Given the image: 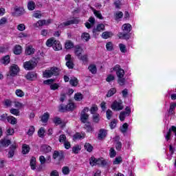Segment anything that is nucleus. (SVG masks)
Returning <instances> with one entry per match:
<instances>
[{"label": "nucleus", "instance_id": "nucleus-5", "mask_svg": "<svg viewBox=\"0 0 176 176\" xmlns=\"http://www.w3.org/2000/svg\"><path fill=\"white\" fill-rule=\"evenodd\" d=\"M35 67H36V62L33 60L26 61L23 63V67L26 71H32Z\"/></svg>", "mask_w": 176, "mask_h": 176}, {"label": "nucleus", "instance_id": "nucleus-57", "mask_svg": "<svg viewBox=\"0 0 176 176\" xmlns=\"http://www.w3.org/2000/svg\"><path fill=\"white\" fill-rule=\"evenodd\" d=\"M73 137L74 140H80V138H85V135H82L80 133H77Z\"/></svg>", "mask_w": 176, "mask_h": 176}, {"label": "nucleus", "instance_id": "nucleus-28", "mask_svg": "<svg viewBox=\"0 0 176 176\" xmlns=\"http://www.w3.org/2000/svg\"><path fill=\"white\" fill-rule=\"evenodd\" d=\"M28 152H30V146H28L27 144H23L22 146V153L23 155H27V153H28Z\"/></svg>", "mask_w": 176, "mask_h": 176}, {"label": "nucleus", "instance_id": "nucleus-4", "mask_svg": "<svg viewBox=\"0 0 176 176\" xmlns=\"http://www.w3.org/2000/svg\"><path fill=\"white\" fill-rule=\"evenodd\" d=\"M52 159H54V160H58V162H61V160L64 159V151H54L52 154Z\"/></svg>", "mask_w": 176, "mask_h": 176}, {"label": "nucleus", "instance_id": "nucleus-48", "mask_svg": "<svg viewBox=\"0 0 176 176\" xmlns=\"http://www.w3.org/2000/svg\"><path fill=\"white\" fill-rule=\"evenodd\" d=\"M62 173L64 175H68V174H69V168L68 166L63 167Z\"/></svg>", "mask_w": 176, "mask_h": 176}, {"label": "nucleus", "instance_id": "nucleus-18", "mask_svg": "<svg viewBox=\"0 0 176 176\" xmlns=\"http://www.w3.org/2000/svg\"><path fill=\"white\" fill-rule=\"evenodd\" d=\"M92 12H94V14L98 18L100 19V20H104V16H102V14H101V12L98 10H96V9L91 8Z\"/></svg>", "mask_w": 176, "mask_h": 176}, {"label": "nucleus", "instance_id": "nucleus-52", "mask_svg": "<svg viewBox=\"0 0 176 176\" xmlns=\"http://www.w3.org/2000/svg\"><path fill=\"white\" fill-rule=\"evenodd\" d=\"M65 142H67V136L65 135H60L59 136V142L64 144Z\"/></svg>", "mask_w": 176, "mask_h": 176}, {"label": "nucleus", "instance_id": "nucleus-9", "mask_svg": "<svg viewBox=\"0 0 176 176\" xmlns=\"http://www.w3.org/2000/svg\"><path fill=\"white\" fill-rule=\"evenodd\" d=\"M74 108H75V104L74 103H69L65 107H64V104H60L59 109L64 112L65 111H74Z\"/></svg>", "mask_w": 176, "mask_h": 176}, {"label": "nucleus", "instance_id": "nucleus-29", "mask_svg": "<svg viewBox=\"0 0 176 176\" xmlns=\"http://www.w3.org/2000/svg\"><path fill=\"white\" fill-rule=\"evenodd\" d=\"M123 31L126 32H130L131 31V25L129 23H125L122 25Z\"/></svg>", "mask_w": 176, "mask_h": 176}, {"label": "nucleus", "instance_id": "nucleus-58", "mask_svg": "<svg viewBox=\"0 0 176 176\" xmlns=\"http://www.w3.org/2000/svg\"><path fill=\"white\" fill-rule=\"evenodd\" d=\"M119 47L122 53H126V45H124V44H122V43L119 44Z\"/></svg>", "mask_w": 176, "mask_h": 176}, {"label": "nucleus", "instance_id": "nucleus-24", "mask_svg": "<svg viewBox=\"0 0 176 176\" xmlns=\"http://www.w3.org/2000/svg\"><path fill=\"white\" fill-rule=\"evenodd\" d=\"M7 121L8 122V123H10V124H16V123H17V120L16 119V118L12 116L7 117Z\"/></svg>", "mask_w": 176, "mask_h": 176}, {"label": "nucleus", "instance_id": "nucleus-60", "mask_svg": "<svg viewBox=\"0 0 176 176\" xmlns=\"http://www.w3.org/2000/svg\"><path fill=\"white\" fill-rule=\"evenodd\" d=\"M109 156L110 157H115L116 156V151L113 148H110Z\"/></svg>", "mask_w": 176, "mask_h": 176}, {"label": "nucleus", "instance_id": "nucleus-62", "mask_svg": "<svg viewBox=\"0 0 176 176\" xmlns=\"http://www.w3.org/2000/svg\"><path fill=\"white\" fill-rule=\"evenodd\" d=\"M116 149L117 151H120V149H122V142H116Z\"/></svg>", "mask_w": 176, "mask_h": 176}, {"label": "nucleus", "instance_id": "nucleus-3", "mask_svg": "<svg viewBox=\"0 0 176 176\" xmlns=\"http://www.w3.org/2000/svg\"><path fill=\"white\" fill-rule=\"evenodd\" d=\"M43 78H52V76H57L58 75V68L56 67H51L50 69H47L43 72Z\"/></svg>", "mask_w": 176, "mask_h": 176}, {"label": "nucleus", "instance_id": "nucleus-44", "mask_svg": "<svg viewBox=\"0 0 176 176\" xmlns=\"http://www.w3.org/2000/svg\"><path fill=\"white\" fill-rule=\"evenodd\" d=\"M38 137H40L41 138H43V137H45V128L41 127L38 131Z\"/></svg>", "mask_w": 176, "mask_h": 176}, {"label": "nucleus", "instance_id": "nucleus-20", "mask_svg": "<svg viewBox=\"0 0 176 176\" xmlns=\"http://www.w3.org/2000/svg\"><path fill=\"white\" fill-rule=\"evenodd\" d=\"M24 13H25V10H24V8H15V14H16V16H23Z\"/></svg>", "mask_w": 176, "mask_h": 176}, {"label": "nucleus", "instance_id": "nucleus-51", "mask_svg": "<svg viewBox=\"0 0 176 176\" xmlns=\"http://www.w3.org/2000/svg\"><path fill=\"white\" fill-rule=\"evenodd\" d=\"M117 123H118V120H116L115 119L113 120L109 124L110 129H111V130H113V129H115V127H116Z\"/></svg>", "mask_w": 176, "mask_h": 176}, {"label": "nucleus", "instance_id": "nucleus-7", "mask_svg": "<svg viewBox=\"0 0 176 176\" xmlns=\"http://www.w3.org/2000/svg\"><path fill=\"white\" fill-rule=\"evenodd\" d=\"M66 60V66L69 68V69H73L75 65L74 64V59L71 57V54H67L65 56Z\"/></svg>", "mask_w": 176, "mask_h": 176}, {"label": "nucleus", "instance_id": "nucleus-37", "mask_svg": "<svg viewBox=\"0 0 176 176\" xmlns=\"http://www.w3.org/2000/svg\"><path fill=\"white\" fill-rule=\"evenodd\" d=\"M78 58L80 60V61H82L83 64H87V55H80Z\"/></svg>", "mask_w": 176, "mask_h": 176}, {"label": "nucleus", "instance_id": "nucleus-49", "mask_svg": "<svg viewBox=\"0 0 176 176\" xmlns=\"http://www.w3.org/2000/svg\"><path fill=\"white\" fill-rule=\"evenodd\" d=\"M69 83L70 85H72V86H78V78H72L69 80Z\"/></svg>", "mask_w": 176, "mask_h": 176}, {"label": "nucleus", "instance_id": "nucleus-59", "mask_svg": "<svg viewBox=\"0 0 176 176\" xmlns=\"http://www.w3.org/2000/svg\"><path fill=\"white\" fill-rule=\"evenodd\" d=\"M175 107H176V103H172L170 105V109H169V113H170L171 115H173V111H174V109H175Z\"/></svg>", "mask_w": 176, "mask_h": 176}, {"label": "nucleus", "instance_id": "nucleus-35", "mask_svg": "<svg viewBox=\"0 0 176 176\" xmlns=\"http://www.w3.org/2000/svg\"><path fill=\"white\" fill-rule=\"evenodd\" d=\"M88 69L94 74H97V67L94 65H89Z\"/></svg>", "mask_w": 176, "mask_h": 176}, {"label": "nucleus", "instance_id": "nucleus-63", "mask_svg": "<svg viewBox=\"0 0 176 176\" xmlns=\"http://www.w3.org/2000/svg\"><path fill=\"white\" fill-rule=\"evenodd\" d=\"M17 30H19V31H24V30H25V25H24L23 23H21L17 26Z\"/></svg>", "mask_w": 176, "mask_h": 176}, {"label": "nucleus", "instance_id": "nucleus-41", "mask_svg": "<svg viewBox=\"0 0 176 176\" xmlns=\"http://www.w3.org/2000/svg\"><path fill=\"white\" fill-rule=\"evenodd\" d=\"M84 129H85L87 131H88V133H90V131H93V127H91L90 122H87L84 126Z\"/></svg>", "mask_w": 176, "mask_h": 176}, {"label": "nucleus", "instance_id": "nucleus-12", "mask_svg": "<svg viewBox=\"0 0 176 176\" xmlns=\"http://www.w3.org/2000/svg\"><path fill=\"white\" fill-rule=\"evenodd\" d=\"M19 73V66L17 65H13L10 67V76H14Z\"/></svg>", "mask_w": 176, "mask_h": 176}, {"label": "nucleus", "instance_id": "nucleus-6", "mask_svg": "<svg viewBox=\"0 0 176 176\" xmlns=\"http://www.w3.org/2000/svg\"><path fill=\"white\" fill-rule=\"evenodd\" d=\"M78 23H79V20L76 18H74L73 19L60 23L58 27V28H64V27L71 25V24H78Z\"/></svg>", "mask_w": 176, "mask_h": 176}, {"label": "nucleus", "instance_id": "nucleus-31", "mask_svg": "<svg viewBox=\"0 0 176 176\" xmlns=\"http://www.w3.org/2000/svg\"><path fill=\"white\" fill-rule=\"evenodd\" d=\"M82 39H84L86 42H89L90 40V34L87 32H84L81 35Z\"/></svg>", "mask_w": 176, "mask_h": 176}, {"label": "nucleus", "instance_id": "nucleus-45", "mask_svg": "<svg viewBox=\"0 0 176 176\" xmlns=\"http://www.w3.org/2000/svg\"><path fill=\"white\" fill-rule=\"evenodd\" d=\"M65 49H72V47H74V43L71 42V41H67L65 43Z\"/></svg>", "mask_w": 176, "mask_h": 176}, {"label": "nucleus", "instance_id": "nucleus-15", "mask_svg": "<svg viewBox=\"0 0 176 176\" xmlns=\"http://www.w3.org/2000/svg\"><path fill=\"white\" fill-rule=\"evenodd\" d=\"M25 78L28 80H35L38 78V74L34 72H29L25 76Z\"/></svg>", "mask_w": 176, "mask_h": 176}, {"label": "nucleus", "instance_id": "nucleus-40", "mask_svg": "<svg viewBox=\"0 0 176 176\" xmlns=\"http://www.w3.org/2000/svg\"><path fill=\"white\" fill-rule=\"evenodd\" d=\"M90 112L91 113V115H96V112H97V111H98V107H97V105L94 104L91 109H90Z\"/></svg>", "mask_w": 176, "mask_h": 176}, {"label": "nucleus", "instance_id": "nucleus-22", "mask_svg": "<svg viewBox=\"0 0 176 176\" xmlns=\"http://www.w3.org/2000/svg\"><path fill=\"white\" fill-rule=\"evenodd\" d=\"M10 144V140H1L0 141V145L1 147H8Z\"/></svg>", "mask_w": 176, "mask_h": 176}, {"label": "nucleus", "instance_id": "nucleus-34", "mask_svg": "<svg viewBox=\"0 0 176 176\" xmlns=\"http://www.w3.org/2000/svg\"><path fill=\"white\" fill-rule=\"evenodd\" d=\"M74 99L76 101H82L83 100V95L80 93H77L74 95Z\"/></svg>", "mask_w": 176, "mask_h": 176}, {"label": "nucleus", "instance_id": "nucleus-53", "mask_svg": "<svg viewBox=\"0 0 176 176\" xmlns=\"http://www.w3.org/2000/svg\"><path fill=\"white\" fill-rule=\"evenodd\" d=\"M79 151H80V147L79 146V145H76L74 146H73L72 148V152L73 153H79Z\"/></svg>", "mask_w": 176, "mask_h": 176}, {"label": "nucleus", "instance_id": "nucleus-19", "mask_svg": "<svg viewBox=\"0 0 176 176\" xmlns=\"http://www.w3.org/2000/svg\"><path fill=\"white\" fill-rule=\"evenodd\" d=\"M0 62L1 63V64H3L4 65H8V64L10 63V56H9V55H7L3 57V58L1 59Z\"/></svg>", "mask_w": 176, "mask_h": 176}, {"label": "nucleus", "instance_id": "nucleus-16", "mask_svg": "<svg viewBox=\"0 0 176 176\" xmlns=\"http://www.w3.org/2000/svg\"><path fill=\"white\" fill-rule=\"evenodd\" d=\"M23 52V47H21V45H16L14 47L13 52L16 55L19 56V54H21V52Z\"/></svg>", "mask_w": 176, "mask_h": 176}, {"label": "nucleus", "instance_id": "nucleus-11", "mask_svg": "<svg viewBox=\"0 0 176 176\" xmlns=\"http://www.w3.org/2000/svg\"><path fill=\"white\" fill-rule=\"evenodd\" d=\"M108 134L107 129H101L99 131V133L98 134V139L100 141L102 140H104L107 137V135Z\"/></svg>", "mask_w": 176, "mask_h": 176}, {"label": "nucleus", "instance_id": "nucleus-27", "mask_svg": "<svg viewBox=\"0 0 176 176\" xmlns=\"http://www.w3.org/2000/svg\"><path fill=\"white\" fill-rule=\"evenodd\" d=\"M50 116V115H49V113H45L41 117V121L43 123H47V120H49Z\"/></svg>", "mask_w": 176, "mask_h": 176}, {"label": "nucleus", "instance_id": "nucleus-56", "mask_svg": "<svg viewBox=\"0 0 176 176\" xmlns=\"http://www.w3.org/2000/svg\"><path fill=\"white\" fill-rule=\"evenodd\" d=\"M10 113H12V115H15L16 116H19L20 113V111L17 109H11Z\"/></svg>", "mask_w": 176, "mask_h": 176}, {"label": "nucleus", "instance_id": "nucleus-30", "mask_svg": "<svg viewBox=\"0 0 176 176\" xmlns=\"http://www.w3.org/2000/svg\"><path fill=\"white\" fill-rule=\"evenodd\" d=\"M36 6L35 5V2L30 1L28 3V8L29 10H34Z\"/></svg>", "mask_w": 176, "mask_h": 176}, {"label": "nucleus", "instance_id": "nucleus-64", "mask_svg": "<svg viewBox=\"0 0 176 176\" xmlns=\"http://www.w3.org/2000/svg\"><path fill=\"white\" fill-rule=\"evenodd\" d=\"M123 17V12H118L116 14V20H119V19H122Z\"/></svg>", "mask_w": 176, "mask_h": 176}, {"label": "nucleus", "instance_id": "nucleus-14", "mask_svg": "<svg viewBox=\"0 0 176 176\" xmlns=\"http://www.w3.org/2000/svg\"><path fill=\"white\" fill-rule=\"evenodd\" d=\"M35 53V49L32 47V45H28L25 48V54L26 56H31L32 54H34Z\"/></svg>", "mask_w": 176, "mask_h": 176}, {"label": "nucleus", "instance_id": "nucleus-38", "mask_svg": "<svg viewBox=\"0 0 176 176\" xmlns=\"http://www.w3.org/2000/svg\"><path fill=\"white\" fill-rule=\"evenodd\" d=\"M85 149L87 151V152H92L93 151V146L90 144V143H85Z\"/></svg>", "mask_w": 176, "mask_h": 176}, {"label": "nucleus", "instance_id": "nucleus-8", "mask_svg": "<svg viewBox=\"0 0 176 176\" xmlns=\"http://www.w3.org/2000/svg\"><path fill=\"white\" fill-rule=\"evenodd\" d=\"M111 109L113 111H122V109H123L122 100H120L119 102L115 100L111 104Z\"/></svg>", "mask_w": 176, "mask_h": 176}, {"label": "nucleus", "instance_id": "nucleus-54", "mask_svg": "<svg viewBox=\"0 0 176 176\" xmlns=\"http://www.w3.org/2000/svg\"><path fill=\"white\" fill-rule=\"evenodd\" d=\"M113 115V113L110 110L108 109L106 112V116L108 120H111V118H112V116Z\"/></svg>", "mask_w": 176, "mask_h": 176}, {"label": "nucleus", "instance_id": "nucleus-1", "mask_svg": "<svg viewBox=\"0 0 176 176\" xmlns=\"http://www.w3.org/2000/svg\"><path fill=\"white\" fill-rule=\"evenodd\" d=\"M113 71L116 72V75L118 78V83L120 86H124L126 83V78H124V70L120 68V65H116L113 68Z\"/></svg>", "mask_w": 176, "mask_h": 176}, {"label": "nucleus", "instance_id": "nucleus-10", "mask_svg": "<svg viewBox=\"0 0 176 176\" xmlns=\"http://www.w3.org/2000/svg\"><path fill=\"white\" fill-rule=\"evenodd\" d=\"M171 131H173V133H175V135L176 137V126H172L168 131L167 132L166 135H165V139L166 140V141H168L170 140L171 138Z\"/></svg>", "mask_w": 176, "mask_h": 176}, {"label": "nucleus", "instance_id": "nucleus-2", "mask_svg": "<svg viewBox=\"0 0 176 176\" xmlns=\"http://www.w3.org/2000/svg\"><path fill=\"white\" fill-rule=\"evenodd\" d=\"M46 46L47 47H53L54 50L56 52H58V50H61L63 49V46L60 41L55 40L54 38H51L46 41Z\"/></svg>", "mask_w": 176, "mask_h": 176}, {"label": "nucleus", "instance_id": "nucleus-23", "mask_svg": "<svg viewBox=\"0 0 176 176\" xmlns=\"http://www.w3.org/2000/svg\"><path fill=\"white\" fill-rule=\"evenodd\" d=\"M113 36V33L112 32H104L102 34V38L103 39H108V38H111V36Z\"/></svg>", "mask_w": 176, "mask_h": 176}, {"label": "nucleus", "instance_id": "nucleus-21", "mask_svg": "<svg viewBox=\"0 0 176 176\" xmlns=\"http://www.w3.org/2000/svg\"><path fill=\"white\" fill-rule=\"evenodd\" d=\"M87 119H89V115L85 112H81L80 116V120L82 123H86L87 121Z\"/></svg>", "mask_w": 176, "mask_h": 176}, {"label": "nucleus", "instance_id": "nucleus-36", "mask_svg": "<svg viewBox=\"0 0 176 176\" xmlns=\"http://www.w3.org/2000/svg\"><path fill=\"white\" fill-rule=\"evenodd\" d=\"M128 129H129V124L124 123L122 125V126L120 127V131L121 133H123L124 134V133H126Z\"/></svg>", "mask_w": 176, "mask_h": 176}, {"label": "nucleus", "instance_id": "nucleus-47", "mask_svg": "<svg viewBox=\"0 0 176 176\" xmlns=\"http://www.w3.org/2000/svg\"><path fill=\"white\" fill-rule=\"evenodd\" d=\"M126 116H127L126 113L125 111H122L120 113V120L121 122H124V119H126Z\"/></svg>", "mask_w": 176, "mask_h": 176}, {"label": "nucleus", "instance_id": "nucleus-39", "mask_svg": "<svg viewBox=\"0 0 176 176\" xmlns=\"http://www.w3.org/2000/svg\"><path fill=\"white\" fill-rule=\"evenodd\" d=\"M53 122H54V124H56V126H58V124H61V123H63L61 118H58V117L54 118Z\"/></svg>", "mask_w": 176, "mask_h": 176}, {"label": "nucleus", "instance_id": "nucleus-50", "mask_svg": "<svg viewBox=\"0 0 176 176\" xmlns=\"http://www.w3.org/2000/svg\"><path fill=\"white\" fill-rule=\"evenodd\" d=\"M93 120L95 123L100 122V114L96 113L93 115Z\"/></svg>", "mask_w": 176, "mask_h": 176}, {"label": "nucleus", "instance_id": "nucleus-13", "mask_svg": "<svg viewBox=\"0 0 176 176\" xmlns=\"http://www.w3.org/2000/svg\"><path fill=\"white\" fill-rule=\"evenodd\" d=\"M105 30V25L102 23L97 25L96 28H94L92 32L96 34V32H101V31Z\"/></svg>", "mask_w": 176, "mask_h": 176}, {"label": "nucleus", "instance_id": "nucleus-25", "mask_svg": "<svg viewBox=\"0 0 176 176\" xmlns=\"http://www.w3.org/2000/svg\"><path fill=\"white\" fill-rule=\"evenodd\" d=\"M36 164V158L35 157H32L30 160V167L32 170H35L36 167L35 166Z\"/></svg>", "mask_w": 176, "mask_h": 176}, {"label": "nucleus", "instance_id": "nucleus-61", "mask_svg": "<svg viewBox=\"0 0 176 176\" xmlns=\"http://www.w3.org/2000/svg\"><path fill=\"white\" fill-rule=\"evenodd\" d=\"M15 93L18 97H24V93L21 91V89H16Z\"/></svg>", "mask_w": 176, "mask_h": 176}, {"label": "nucleus", "instance_id": "nucleus-32", "mask_svg": "<svg viewBox=\"0 0 176 176\" xmlns=\"http://www.w3.org/2000/svg\"><path fill=\"white\" fill-rule=\"evenodd\" d=\"M42 149L45 153H49V152L52 151V147L50 146H47L46 144H44L42 146Z\"/></svg>", "mask_w": 176, "mask_h": 176}, {"label": "nucleus", "instance_id": "nucleus-26", "mask_svg": "<svg viewBox=\"0 0 176 176\" xmlns=\"http://www.w3.org/2000/svg\"><path fill=\"white\" fill-rule=\"evenodd\" d=\"M10 148V149L8 152V157H13V156H14V151H16V146L12 145Z\"/></svg>", "mask_w": 176, "mask_h": 176}, {"label": "nucleus", "instance_id": "nucleus-17", "mask_svg": "<svg viewBox=\"0 0 176 176\" xmlns=\"http://www.w3.org/2000/svg\"><path fill=\"white\" fill-rule=\"evenodd\" d=\"M83 52V49L80 47L79 45H76L74 48V53L76 56H77L78 58L80 57L82 52Z\"/></svg>", "mask_w": 176, "mask_h": 176}, {"label": "nucleus", "instance_id": "nucleus-42", "mask_svg": "<svg viewBox=\"0 0 176 176\" xmlns=\"http://www.w3.org/2000/svg\"><path fill=\"white\" fill-rule=\"evenodd\" d=\"M106 49L108 52H112L113 50V44H112V42H108L107 43Z\"/></svg>", "mask_w": 176, "mask_h": 176}, {"label": "nucleus", "instance_id": "nucleus-33", "mask_svg": "<svg viewBox=\"0 0 176 176\" xmlns=\"http://www.w3.org/2000/svg\"><path fill=\"white\" fill-rule=\"evenodd\" d=\"M89 164L92 167H94V166H97V159L94 157H91L89 159Z\"/></svg>", "mask_w": 176, "mask_h": 176}, {"label": "nucleus", "instance_id": "nucleus-43", "mask_svg": "<svg viewBox=\"0 0 176 176\" xmlns=\"http://www.w3.org/2000/svg\"><path fill=\"white\" fill-rule=\"evenodd\" d=\"M116 93V89L111 88L109 90L107 94V97H112V96H113V94H115Z\"/></svg>", "mask_w": 176, "mask_h": 176}, {"label": "nucleus", "instance_id": "nucleus-46", "mask_svg": "<svg viewBox=\"0 0 176 176\" xmlns=\"http://www.w3.org/2000/svg\"><path fill=\"white\" fill-rule=\"evenodd\" d=\"M123 162L122 157H117L115 158L114 161L113 162V164H120Z\"/></svg>", "mask_w": 176, "mask_h": 176}, {"label": "nucleus", "instance_id": "nucleus-55", "mask_svg": "<svg viewBox=\"0 0 176 176\" xmlns=\"http://www.w3.org/2000/svg\"><path fill=\"white\" fill-rule=\"evenodd\" d=\"M35 132V126H31L28 131V135H32Z\"/></svg>", "mask_w": 176, "mask_h": 176}]
</instances>
